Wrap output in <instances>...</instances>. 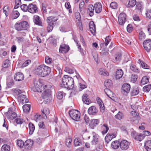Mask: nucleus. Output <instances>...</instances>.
<instances>
[{"mask_svg": "<svg viewBox=\"0 0 151 151\" xmlns=\"http://www.w3.org/2000/svg\"><path fill=\"white\" fill-rule=\"evenodd\" d=\"M120 143L121 148L123 150L127 149L129 147L130 143L126 140H122Z\"/></svg>", "mask_w": 151, "mask_h": 151, "instance_id": "obj_9", "label": "nucleus"}, {"mask_svg": "<svg viewBox=\"0 0 151 151\" xmlns=\"http://www.w3.org/2000/svg\"><path fill=\"white\" fill-rule=\"evenodd\" d=\"M151 88V85L149 84L145 86L143 88V91L145 92H148Z\"/></svg>", "mask_w": 151, "mask_h": 151, "instance_id": "obj_50", "label": "nucleus"}, {"mask_svg": "<svg viewBox=\"0 0 151 151\" xmlns=\"http://www.w3.org/2000/svg\"><path fill=\"white\" fill-rule=\"evenodd\" d=\"M111 139H112L111 137V136H110V134L109 133L107 134L105 138V142H106L108 143Z\"/></svg>", "mask_w": 151, "mask_h": 151, "instance_id": "obj_54", "label": "nucleus"}, {"mask_svg": "<svg viewBox=\"0 0 151 151\" xmlns=\"http://www.w3.org/2000/svg\"><path fill=\"white\" fill-rule=\"evenodd\" d=\"M10 150V146L8 145H4L1 147V150L2 151H9Z\"/></svg>", "mask_w": 151, "mask_h": 151, "instance_id": "obj_42", "label": "nucleus"}, {"mask_svg": "<svg viewBox=\"0 0 151 151\" xmlns=\"http://www.w3.org/2000/svg\"><path fill=\"white\" fill-rule=\"evenodd\" d=\"M117 4L115 2H111L110 4V6L112 9H116L117 7Z\"/></svg>", "mask_w": 151, "mask_h": 151, "instance_id": "obj_59", "label": "nucleus"}, {"mask_svg": "<svg viewBox=\"0 0 151 151\" xmlns=\"http://www.w3.org/2000/svg\"><path fill=\"white\" fill-rule=\"evenodd\" d=\"M15 121L17 124H21L24 122V120L23 119L19 118H17Z\"/></svg>", "mask_w": 151, "mask_h": 151, "instance_id": "obj_56", "label": "nucleus"}, {"mask_svg": "<svg viewBox=\"0 0 151 151\" xmlns=\"http://www.w3.org/2000/svg\"><path fill=\"white\" fill-rule=\"evenodd\" d=\"M89 27L91 32L93 34L96 32V27L93 22H90L89 24Z\"/></svg>", "mask_w": 151, "mask_h": 151, "instance_id": "obj_31", "label": "nucleus"}, {"mask_svg": "<svg viewBox=\"0 0 151 151\" xmlns=\"http://www.w3.org/2000/svg\"><path fill=\"white\" fill-rule=\"evenodd\" d=\"M136 3V0H129L128 3L126 5V6L128 8H132L135 5Z\"/></svg>", "mask_w": 151, "mask_h": 151, "instance_id": "obj_28", "label": "nucleus"}, {"mask_svg": "<svg viewBox=\"0 0 151 151\" xmlns=\"http://www.w3.org/2000/svg\"><path fill=\"white\" fill-rule=\"evenodd\" d=\"M19 13L18 11H14L12 12L10 17L12 19H15L19 16Z\"/></svg>", "mask_w": 151, "mask_h": 151, "instance_id": "obj_26", "label": "nucleus"}, {"mask_svg": "<svg viewBox=\"0 0 151 151\" xmlns=\"http://www.w3.org/2000/svg\"><path fill=\"white\" fill-rule=\"evenodd\" d=\"M104 91L107 95L110 98H111V97L113 96L114 95L113 92L108 88L105 89Z\"/></svg>", "mask_w": 151, "mask_h": 151, "instance_id": "obj_37", "label": "nucleus"}, {"mask_svg": "<svg viewBox=\"0 0 151 151\" xmlns=\"http://www.w3.org/2000/svg\"><path fill=\"white\" fill-rule=\"evenodd\" d=\"M120 146V143L119 142L116 140L112 142L111 144V147L114 149H118Z\"/></svg>", "mask_w": 151, "mask_h": 151, "instance_id": "obj_27", "label": "nucleus"}, {"mask_svg": "<svg viewBox=\"0 0 151 151\" xmlns=\"http://www.w3.org/2000/svg\"><path fill=\"white\" fill-rule=\"evenodd\" d=\"M86 85L84 84H83L81 83H79V89L80 91H82L83 89L86 88Z\"/></svg>", "mask_w": 151, "mask_h": 151, "instance_id": "obj_61", "label": "nucleus"}, {"mask_svg": "<svg viewBox=\"0 0 151 151\" xmlns=\"http://www.w3.org/2000/svg\"><path fill=\"white\" fill-rule=\"evenodd\" d=\"M139 92V91L138 88L134 87L133 88L131 92L132 96H134L137 95Z\"/></svg>", "mask_w": 151, "mask_h": 151, "instance_id": "obj_35", "label": "nucleus"}, {"mask_svg": "<svg viewBox=\"0 0 151 151\" xmlns=\"http://www.w3.org/2000/svg\"><path fill=\"white\" fill-rule=\"evenodd\" d=\"M95 12L97 14H99L101 12L102 10V5L100 2H98L94 4V5Z\"/></svg>", "mask_w": 151, "mask_h": 151, "instance_id": "obj_12", "label": "nucleus"}, {"mask_svg": "<svg viewBox=\"0 0 151 151\" xmlns=\"http://www.w3.org/2000/svg\"><path fill=\"white\" fill-rule=\"evenodd\" d=\"M82 100L85 104H89L91 101L88 98V95L87 94H84L82 96Z\"/></svg>", "mask_w": 151, "mask_h": 151, "instance_id": "obj_21", "label": "nucleus"}, {"mask_svg": "<svg viewBox=\"0 0 151 151\" xmlns=\"http://www.w3.org/2000/svg\"><path fill=\"white\" fill-rule=\"evenodd\" d=\"M104 84L106 88H109L112 86V81L111 80L108 79L105 81Z\"/></svg>", "mask_w": 151, "mask_h": 151, "instance_id": "obj_34", "label": "nucleus"}, {"mask_svg": "<svg viewBox=\"0 0 151 151\" xmlns=\"http://www.w3.org/2000/svg\"><path fill=\"white\" fill-rule=\"evenodd\" d=\"M42 111L43 114H45L46 117H47V115L49 114L50 113L49 109L46 107L44 108L43 110H42Z\"/></svg>", "mask_w": 151, "mask_h": 151, "instance_id": "obj_46", "label": "nucleus"}, {"mask_svg": "<svg viewBox=\"0 0 151 151\" xmlns=\"http://www.w3.org/2000/svg\"><path fill=\"white\" fill-rule=\"evenodd\" d=\"M52 61V59L48 56H46L45 57V62L47 64L51 63Z\"/></svg>", "mask_w": 151, "mask_h": 151, "instance_id": "obj_57", "label": "nucleus"}, {"mask_svg": "<svg viewBox=\"0 0 151 151\" xmlns=\"http://www.w3.org/2000/svg\"><path fill=\"white\" fill-rule=\"evenodd\" d=\"M146 14L147 18H151V9L147 10L146 12Z\"/></svg>", "mask_w": 151, "mask_h": 151, "instance_id": "obj_62", "label": "nucleus"}, {"mask_svg": "<svg viewBox=\"0 0 151 151\" xmlns=\"http://www.w3.org/2000/svg\"><path fill=\"white\" fill-rule=\"evenodd\" d=\"M115 117L116 119L121 120L124 118V116L123 113L122 112L119 111L118 113L115 115Z\"/></svg>", "mask_w": 151, "mask_h": 151, "instance_id": "obj_38", "label": "nucleus"}, {"mask_svg": "<svg viewBox=\"0 0 151 151\" xmlns=\"http://www.w3.org/2000/svg\"><path fill=\"white\" fill-rule=\"evenodd\" d=\"M38 82H34V86L32 88V90L34 92H38L43 93L42 97L44 99V101L45 103L49 102L51 100V92L50 90L47 89V86L42 85L40 88L39 87L38 85Z\"/></svg>", "mask_w": 151, "mask_h": 151, "instance_id": "obj_1", "label": "nucleus"}, {"mask_svg": "<svg viewBox=\"0 0 151 151\" xmlns=\"http://www.w3.org/2000/svg\"><path fill=\"white\" fill-rule=\"evenodd\" d=\"M122 54L120 53H117L115 56V60L116 61H119L121 59Z\"/></svg>", "mask_w": 151, "mask_h": 151, "instance_id": "obj_53", "label": "nucleus"}, {"mask_svg": "<svg viewBox=\"0 0 151 151\" xmlns=\"http://www.w3.org/2000/svg\"><path fill=\"white\" fill-rule=\"evenodd\" d=\"M69 47L68 45H61L59 49V52L62 53H65L69 51Z\"/></svg>", "mask_w": 151, "mask_h": 151, "instance_id": "obj_11", "label": "nucleus"}, {"mask_svg": "<svg viewBox=\"0 0 151 151\" xmlns=\"http://www.w3.org/2000/svg\"><path fill=\"white\" fill-rule=\"evenodd\" d=\"M29 134L30 135L32 134L35 130V126L32 123L30 122L29 124Z\"/></svg>", "mask_w": 151, "mask_h": 151, "instance_id": "obj_30", "label": "nucleus"}, {"mask_svg": "<svg viewBox=\"0 0 151 151\" xmlns=\"http://www.w3.org/2000/svg\"><path fill=\"white\" fill-rule=\"evenodd\" d=\"M65 95V93L63 91H59L57 93V97L59 99H62Z\"/></svg>", "mask_w": 151, "mask_h": 151, "instance_id": "obj_33", "label": "nucleus"}, {"mask_svg": "<svg viewBox=\"0 0 151 151\" xmlns=\"http://www.w3.org/2000/svg\"><path fill=\"white\" fill-rule=\"evenodd\" d=\"M15 2L16 4L14 7V9H16L18 8L21 4V0H15Z\"/></svg>", "mask_w": 151, "mask_h": 151, "instance_id": "obj_55", "label": "nucleus"}, {"mask_svg": "<svg viewBox=\"0 0 151 151\" xmlns=\"http://www.w3.org/2000/svg\"><path fill=\"white\" fill-rule=\"evenodd\" d=\"M38 8L36 5L29 4L28 6V11L32 13H35L38 11Z\"/></svg>", "mask_w": 151, "mask_h": 151, "instance_id": "obj_15", "label": "nucleus"}, {"mask_svg": "<svg viewBox=\"0 0 151 151\" xmlns=\"http://www.w3.org/2000/svg\"><path fill=\"white\" fill-rule=\"evenodd\" d=\"M134 138L137 141H141L143 139V135L142 134H139L137 133L136 132H133L132 133V135Z\"/></svg>", "mask_w": 151, "mask_h": 151, "instance_id": "obj_18", "label": "nucleus"}, {"mask_svg": "<svg viewBox=\"0 0 151 151\" xmlns=\"http://www.w3.org/2000/svg\"><path fill=\"white\" fill-rule=\"evenodd\" d=\"M93 140L91 142L93 145H95L98 142V139L97 138V136L96 135L95 132H93Z\"/></svg>", "mask_w": 151, "mask_h": 151, "instance_id": "obj_36", "label": "nucleus"}, {"mask_svg": "<svg viewBox=\"0 0 151 151\" xmlns=\"http://www.w3.org/2000/svg\"><path fill=\"white\" fill-rule=\"evenodd\" d=\"M143 46L147 52L151 51V40L148 39L145 40L143 43Z\"/></svg>", "mask_w": 151, "mask_h": 151, "instance_id": "obj_8", "label": "nucleus"}, {"mask_svg": "<svg viewBox=\"0 0 151 151\" xmlns=\"http://www.w3.org/2000/svg\"><path fill=\"white\" fill-rule=\"evenodd\" d=\"M15 80L19 81L23 80L24 78V76L22 73L18 72L17 73L14 77Z\"/></svg>", "mask_w": 151, "mask_h": 151, "instance_id": "obj_16", "label": "nucleus"}, {"mask_svg": "<svg viewBox=\"0 0 151 151\" xmlns=\"http://www.w3.org/2000/svg\"><path fill=\"white\" fill-rule=\"evenodd\" d=\"M130 89V85L129 84L125 83L122 86V91L123 93L126 95L129 92Z\"/></svg>", "mask_w": 151, "mask_h": 151, "instance_id": "obj_10", "label": "nucleus"}, {"mask_svg": "<svg viewBox=\"0 0 151 151\" xmlns=\"http://www.w3.org/2000/svg\"><path fill=\"white\" fill-rule=\"evenodd\" d=\"M21 9L24 12H26L28 9V6L25 4H23L20 6Z\"/></svg>", "mask_w": 151, "mask_h": 151, "instance_id": "obj_52", "label": "nucleus"}, {"mask_svg": "<svg viewBox=\"0 0 151 151\" xmlns=\"http://www.w3.org/2000/svg\"><path fill=\"white\" fill-rule=\"evenodd\" d=\"M33 20L35 24L39 26H42V22L39 16L37 15H34L33 17Z\"/></svg>", "mask_w": 151, "mask_h": 151, "instance_id": "obj_14", "label": "nucleus"}, {"mask_svg": "<svg viewBox=\"0 0 151 151\" xmlns=\"http://www.w3.org/2000/svg\"><path fill=\"white\" fill-rule=\"evenodd\" d=\"M88 113L91 115H95L98 112V110L95 106H92L90 107L88 110Z\"/></svg>", "mask_w": 151, "mask_h": 151, "instance_id": "obj_17", "label": "nucleus"}, {"mask_svg": "<svg viewBox=\"0 0 151 151\" xmlns=\"http://www.w3.org/2000/svg\"><path fill=\"white\" fill-rule=\"evenodd\" d=\"M69 114L70 117L73 120L78 121L80 117V113L77 110L72 109L69 111Z\"/></svg>", "mask_w": 151, "mask_h": 151, "instance_id": "obj_5", "label": "nucleus"}, {"mask_svg": "<svg viewBox=\"0 0 151 151\" xmlns=\"http://www.w3.org/2000/svg\"><path fill=\"white\" fill-rule=\"evenodd\" d=\"M75 17L77 19V21L81 20V16L80 13L78 12H76L75 13Z\"/></svg>", "mask_w": 151, "mask_h": 151, "instance_id": "obj_63", "label": "nucleus"}, {"mask_svg": "<svg viewBox=\"0 0 151 151\" xmlns=\"http://www.w3.org/2000/svg\"><path fill=\"white\" fill-rule=\"evenodd\" d=\"M123 74L122 70L121 69H117L116 72L115 78L116 79H118L122 77Z\"/></svg>", "mask_w": 151, "mask_h": 151, "instance_id": "obj_25", "label": "nucleus"}, {"mask_svg": "<svg viewBox=\"0 0 151 151\" xmlns=\"http://www.w3.org/2000/svg\"><path fill=\"white\" fill-rule=\"evenodd\" d=\"M148 81L149 79L147 77L145 76L142 78L141 81V83L143 85H144L148 83Z\"/></svg>", "mask_w": 151, "mask_h": 151, "instance_id": "obj_47", "label": "nucleus"}, {"mask_svg": "<svg viewBox=\"0 0 151 151\" xmlns=\"http://www.w3.org/2000/svg\"><path fill=\"white\" fill-rule=\"evenodd\" d=\"M95 10L94 7L92 4L89 5L88 9V12L89 13V15L91 17L93 16L94 14V11Z\"/></svg>", "mask_w": 151, "mask_h": 151, "instance_id": "obj_23", "label": "nucleus"}, {"mask_svg": "<svg viewBox=\"0 0 151 151\" xmlns=\"http://www.w3.org/2000/svg\"><path fill=\"white\" fill-rule=\"evenodd\" d=\"M50 71V68L45 65L39 66L35 70L36 74L42 77L48 75Z\"/></svg>", "mask_w": 151, "mask_h": 151, "instance_id": "obj_3", "label": "nucleus"}, {"mask_svg": "<svg viewBox=\"0 0 151 151\" xmlns=\"http://www.w3.org/2000/svg\"><path fill=\"white\" fill-rule=\"evenodd\" d=\"M74 81L71 77L65 75L62 78V81L60 84L61 87L63 88H72L73 86Z\"/></svg>", "mask_w": 151, "mask_h": 151, "instance_id": "obj_2", "label": "nucleus"}, {"mask_svg": "<svg viewBox=\"0 0 151 151\" xmlns=\"http://www.w3.org/2000/svg\"><path fill=\"white\" fill-rule=\"evenodd\" d=\"M28 25L26 21H22L20 22L17 23L15 25V29L18 31H22L27 29Z\"/></svg>", "mask_w": 151, "mask_h": 151, "instance_id": "obj_4", "label": "nucleus"}, {"mask_svg": "<svg viewBox=\"0 0 151 151\" xmlns=\"http://www.w3.org/2000/svg\"><path fill=\"white\" fill-rule=\"evenodd\" d=\"M138 63L141 65L142 68L145 69H149L150 67L142 60L139 59Z\"/></svg>", "mask_w": 151, "mask_h": 151, "instance_id": "obj_32", "label": "nucleus"}, {"mask_svg": "<svg viewBox=\"0 0 151 151\" xmlns=\"http://www.w3.org/2000/svg\"><path fill=\"white\" fill-rule=\"evenodd\" d=\"M102 128L103 129L102 131V134L104 135L106 134L109 130V128L107 124H104L102 127Z\"/></svg>", "mask_w": 151, "mask_h": 151, "instance_id": "obj_39", "label": "nucleus"}, {"mask_svg": "<svg viewBox=\"0 0 151 151\" xmlns=\"http://www.w3.org/2000/svg\"><path fill=\"white\" fill-rule=\"evenodd\" d=\"M57 20L56 17L54 16H51L47 17V22L48 24H54V22H55Z\"/></svg>", "mask_w": 151, "mask_h": 151, "instance_id": "obj_20", "label": "nucleus"}, {"mask_svg": "<svg viewBox=\"0 0 151 151\" xmlns=\"http://www.w3.org/2000/svg\"><path fill=\"white\" fill-rule=\"evenodd\" d=\"M130 69L133 72H138V69L135 65H132L130 67Z\"/></svg>", "mask_w": 151, "mask_h": 151, "instance_id": "obj_60", "label": "nucleus"}, {"mask_svg": "<svg viewBox=\"0 0 151 151\" xmlns=\"http://www.w3.org/2000/svg\"><path fill=\"white\" fill-rule=\"evenodd\" d=\"M111 37L108 36L105 38V42L101 44L100 46L101 48L106 47L111 40Z\"/></svg>", "mask_w": 151, "mask_h": 151, "instance_id": "obj_22", "label": "nucleus"}, {"mask_svg": "<svg viewBox=\"0 0 151 151\" xmlns=\"http://www.w3.org/2000/svg\"><path fill=\"white\" fill-rule=\"evenodd\" d=\"M3 12L5 14L6 17H7L8 15L9 12L8 6H5L3 8Z\"/></svg>", "mask_w": 151, "mask_h": 151, "instance_id": "obj_49", "label": "nucleus"}, {"mask_svg": "<svg viewBox=\"0 0 151 151\" xmlns=\"http://www.w3.org/2000/svg\"><path fill=\"white\" fill-rule=\"evenodd\" d=\"M74 144L75 146H80L82 144L81 141L80 139L76 138L74 140Z\"/></svg>", "mask_w": 151, "mask_h": 151, "instance_id": "obj_43", "label": "nucleus"}, {"mask_svg": "<svg viewBox=\"0 0 151 151\" xmlns=\"http://www.w3.org/2000/svg\"><path fill=\"white\" fill-rule=\"evenodd\" d=\"M33 144V141L31 139H28L24 142L23 150L27 151L31 150Z\"/></svg>", "mask_w": 151, "mask_h": 151, "instance_id": "obj_7", "label": "nucleus"}, {"mask_svg": "<svg viewBox=\"0 0 151 151\" xmlns=\"http://www.w3.org/2000/svg\"><path fill=\"white\" fill-rule=\"evenodd\" d=\"M17 145L20 148H23L24 149V142L22 140H19L17 141Z\"/></svg>", "mask_w": 151, "mask_h": 151, "instance_id": "obj_48", "label": "nucleus"}, {"mask_svg": "<svg viewBox=\"0 0 151 151\" xmlns=\"http://www.w3.org/2000/svg\"><path fill=\"white\" fill-rule=\"evenodd\" d=\"M139 38L140 40L145 39V35L142 31H140L139 35Z\"/></svg>", "mask_w": 151, "mask_h": 151, "instance_id": "obj_51", "label": "nucleus"}, {"mask_svg": "<svg viewBox=\"0 0 151 151\" xmlns=\"http://www.w3.org/2000/svg\"><path fill=\"white\" fill-rule=\"evenodd\" d=\"M21 103L22 104L24 103H26L29 102L28 99L26 98V96L24 95H21L20 96Z\"/></svg>", "mask_w": 151, "mask_h": 151, "instance_id": "obj_29", "label": "nucleus"}, {"mask_svg": "<svg viewBox=\"0 0 151 151\" xmlns=\"http://www.w3.org/2000/svg\"><path fill=\"white\" fill-rule=\"evenodd\" d=\"M137 76L135 75H132L131 77V81L133 82H135L137 80Z\"/></svg>", "mask_w": 151, "mask_h": 151, "instance_id": "obj_64", "label": "nucleus"}, {"mask_svg": "<svg viewBox=\"0 0 151 151\" xmlns=\"http://www.w3.org/2000/svg\"><path fill=\"white\" fill-rule=\"evenodd\" d=\"M126 14L124 13H121L118 17V22L119 24L123 25L125 23L126 20Z\"/></svg>", "mask_w": 151, "mask_h": 151, "instance_id": "obj_13", "label": "nucleus"}, {"mask_svg": "<svg viewBox=\"0 0 151 151\" xmlns=\"http://www.w3.org/2000/svg\"><path fill=\"white\" fill-rule=\"evenodd\" d=\"M96 100L97 104L100 107V109L101 112H103L105 109V107L104 104L102 100L99 97H97L96 98Z\"/></svg>", "mask_w": 151, "mask_h": 151, "instance_id": "obj_19", "label": "nucleus"}, {"mask_svg": "<svg viewBox=\"0 0 151 151\" xmlns=\"http://www.w3.org/2000/svg\"><path fill=\"white\" fill-rule=\"evenodd\" d=\"M10 66V62L9 60L7 59L3 62V67L4 68H6Z\"/></svg>", "mask_w": 151, "mask_h": 151, "instance_id": "obj_45", "label": "nucleus"}, {"mask_svg": "<svg viewBox=\"0 0 151 151\" xmlns=\"http://www.w3.org/2000/svg\"><path fill=\"white\" fill-rule=\"evenodd\" d=\"M144 146L147 151H151V140L146 141L145 143Z\"/></svg>", "mask_w": 151, "mask_h": 151, "instance_id": "obj_24", "label": "nucleus"}, {"mask_svg": "<svg viewBox=\"0 0 151 151\" xmlns=\"http://www.w3.org/2000/svg\"><path fill=\"white\" fill-rule=\"evenodd\" d=\"M99 121L98 119H93L91 121V124L95 126L99 124Z\"/></svg>", "mask_w": 151, "mask_h": 151, "instance_id": "obj_58", "label": "nucleus"}, {"mask_svg": "<svg viewBox=\"0 0 151 151\" xmlns=\"http://www.w3.org/2000/svg\"><path fill=\"white\" fill-rule=\"evenodd\" d=\"M64 70L66 72L70 74H72L73 73L74 71L76 72V70H75L74 69H72L70 67H66L65 68Z\"/></svg>", "mask_w": 151, "mask_h": 151, "instance_id": "obj_44", "label": "nucleus"}, {"mask_svg": "<svg viewBox=\"0 0 151 151\" xmlns=\"http://www.w3.org/2000/svg\"><path fill=\"white\" fill-rule=\"evenodd\" d=\"M31 106L29 104H25L22 107L23 111L25 113L28 112Z\"/></svg>", "mask_w": 151, "mask_h": 151, "instance_id": "obj_41", "label": "nucleus"}, {"mask_svg": "<svg viewBox=\"0 0 151 151\" xmlns=\"http://www.w3.org/2000/svg\"><path fill=\"white\" fill-rule=\"evenodd\" d=\"M99 73L100 75L105 76L109 75L108 72L103 68H100L99 70Z\"/></svg>", "mask_w": 151, "mask_h": 151, "instance_id": "obj_40", "label": "nucleus"}, {"mask_svg": "<svg viewBox=\"0 0 151 151\" xmlns=\"http://www.w3.org/2000/svg\"><path fill=\"white\" fill-rule=\"evenodd\" d=\"M5 115L8 119L11 120L14 119L17 116L16 113L13 111L12 108H9L8 111L5 113Z\"/></svg>", "mask_w": 151, "mask_h": 151, "instance_id": "obj_6", "label": "nucleus"}]
</instances>
